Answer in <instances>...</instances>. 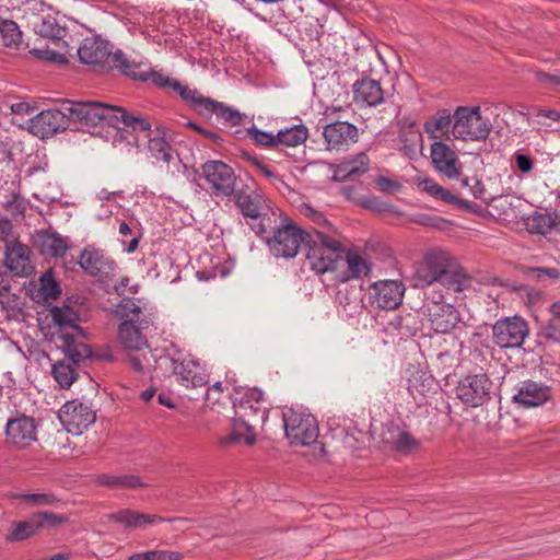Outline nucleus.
<instances>
[{"label":"nucleus","mask_w":560,"mask_h":560,"mask_svg":"<svg viewBox=\"0 0 560 560\" xmlns=\"http://www.w3.org/2000/svg\"><path fill=\"white\" fill-rule=\"evenodd\" d=\"M440 283L447 292L460 293L472 287V278L457 266L456 259L441 248L429 249L416 272L417 287Z\"/></svg>","instance_id":"obj_1"},{"label":"nucleus","mask_w":560,"mask_h":560,"mask_svg":"<svg viewBox=\"0 0 560 560\" xmlns=\"http://www.w3.org/2000/svg\"><path fill=\"white\" fill-rule=\"evenodd\" d=\"M50 316V341L60 349L66 357L78 364L92 355L91 348L83 342L86 334L79 325L80 316L69 305L52 306Z\"/></svg>","instance_id":"obj_2"},{"label":"nucleus","mask_w":560,"mask_h":560,"mask_svg":"<svg viewBox=\"0 0 560 560\" xmlns=\"http://www.w3.org/2000/svg\"><path fill=\"white\" fill-rule=\"evenodd\" d=\"M116 314L121 320L118 327V338L125 351L140 352L148 348V339L143 330L152 325V316L141 305V300L122 298L117 304Z\"/></svg>","instance_id":"obj_3"},{"label":"nucleus","mask_w":560,"mask_h":560,"mask_svg":"<svg viewBox=\"0 0 560 560\" xmlns=\"http://www.w3.org/2000/svg\"><path fill=\"white\" fill-rule=\"evenodd\" d=\"M305 264L317 276L334 272L345 256V245L335 235L319 229L308 232L304 245Z\"/></svg>","instance_id":"obj_4"},{"label":"nucleus","mask_w":560,"mask_h":560,"mask_svg":"<svg viewBox=\"0 0 560 560\" xmlns=\"http://www.w3.org/2000/svg\"><path fill=\"white\" fill-rule=\"evenodd\" d=\"M233 407L235 413L233 419L245 425L244 443L254 445L257 440L256 427L258 424L262 425L268 418V408L265 405L262 390L256 387L236 390Z\"/></svg>","instance_id":"obj_5"},{"label":"nucleus","mask_w":560,"mask_h":560,"mask_svg":"<svg viewBox=\"0 0 560 560\" xmlns=\"http://www.w3.org/2000/svg\"><path fill=\"white\" fill-rule=\"evenodd\" d=\"M63 108L72 120L83 126L107 125L118 127L117 113H119V106L96 101L67 100L63 102Z\"/></svg>","instance_id":"obj_6"},{"label":"nucleus","mask_w":560,"mask_h":560,"mask_svg":"<svg viewBox=\"0 0 560 560\" xmlns=\"http://www.w3.org/2000/svg\"><path fill=\"white\" fill-rule=\"evenodd\" d=\"M452 136L463 141L486 140L492 129L489 118L481 115L478 106H458L454 114Z\"/></svg>","instance_id":"obj_7"},{"label":"nucleus","mask_w":560,"mask_h":560,"mask_svg":"<svg viewBox=\"0 0 560 560\" xmlns=\"http://www.w3.org/2000/svg\"><path fill=\"white\" fill-rule=\"evenodd\" d=\"M283 428L291 445L308 446L318 438L316 418L304 411L288 408L282 411Z\"/></svg>","instance_id":"obj_8"},{"label":"nucleus","mask_w":560,"mask_h":560,"mask_svg":"<svg viewBox=\"0 0 560 560\" xmlns=\"http://www.w3.org/2000/svg\"><path fill=\"white\" fill-rule=\"evenodd\" d=\"M308 232L292 221L283 222L280 226H276L272 235L267 238L268 248L277 258H294L301 246L305 245Z\"/></svg>","instance_id":"obj_9"},{"label":"nucleus","mask_w":560,"mask_h":560,"mask_svg":"<svg viewBox=\"0 0 560 560\" xmlns=\"http://www.w3.org/2000/svg\"><path fill=\"white\" fill-rule=\"evenodd\" d=\"M494 384L486 373H468L455 387L456 397L469 408H478L492 399Z\"/></svg>","instance_id":"obj_10"},{"label":"nucleus","mask_w":560,"mask_h":560,"mask_svg":"<svg viewBox=\"0 0 560 560\" xmlns=\"http://www.w3.org/2000/svg\"><path fill=\"white\" fill-rule=\"evenodd\" d=\"M528 335V324L520 316L500 318L492 326L493 342L502 349L521 348Z\"/></svg>","instance_id":"obj_11"},{"label":"nucleus","mask_w":560,"mask_h":560,"mask_svg":"<svg viewBox=\"0 0 560 560\" xmlns=\"http://www.w3.org/2000/svg\"><path fill=\"white\" fill-rule=\"evenodd\" d=\"M112 55L110 43L100 36L84 38L78 48L79 60L100 72H108Z\"/></svg>","instance_id":"obj_12"},{"label":"nucleus","mask_w":560,"mask_h":560,"mask_svg":"<svg viewBox=\"0 0 560 560\" xmlns=\"http://www.w3.org/2000/svg\"><path fill=\"white\" fill-rule=\"evenodd\" d=\"M79 265L91 277L108 278L115 276L118 265L104 249L86 245L81 252Z\"/></svg>","instance_id":"obj_13"},{"label":"nucleus","mask_w":560,"mask_h":560,"mask_svg":"<svg viewBox=\"0 0 560 560\" xmlns=\"http://www.w3.org/2000/svg\"><path fill=\"white\" fill-rule=\"evenodd\" d=\"M405 285L399 280H380L369 287V303L378 310H395L404 298Z\"/></svg>","instance_id":"obj_14"},{"label":"nucleus","mask_w":560,"mask_h":560,"mask_svg":"<svg viewBox=\"0 0 560 560\" xmlns=\"http://www.w3.org/2000/svg\"><path fill=\"white\" fill-rule=\"evenodd\" d=\"M202 175L215 196L229 197L235 190L236 176L233 168L222 161H208L202 165Z\"/></svg>","instance_id":"obj_15"},{"label":"nucleus","mask_w":560,"mask_h":560,"mask_svg":"<svg viewBox=\"0 0 560 560\" xmlns=\"http://www.w3.org/2000/svg\"><path fill=\"white\" fill-rule=\"evenodd\" d=\"M59 419L69 433L80 435L95 422L96 417L90 405L71 400L61 407Z\"/></svg>","instance_id":"obj_16"},{"label":"nucleus","mask_w":560,"mask_h":560,"mask_svg":"<svg viewBox=\"0 0 560 560\" xmlns=\"http://www.w3.org/2000/svg\"><path fill=\"white\" fill-rule=\"evenodd\" d=\"M197 114L205 117L215 115L218 121L234 127L242 122L243 115L224 103L202 95L198 90L189 105Z\"/></svg>","instance_id":"obj_17"},{"label":"nucleus","mask_w":560,"mask_h":560,"mask_svg":"<svg viewBox=\"0 0 560 560\" xmlns=\"http://www.w3.org/2000/svg\"><path fill=\"white\" fill-rule=\"evenodd\" d=\"M7 441L18 448L30 446L37 441V425L33 417L16 413L5 424Z\"/></svg>","instance_id":"obj_18"},{"label":"nucleus","mask_w":560,"mask_h":560,"mask_svg":"<svg viewBox=\"0 0 560 560\" xmlns=\"http://www.w3.org/2000/svg\"><path fill=\"white\" fill-rule=\"evenodd\" d=\"M430 154L434 170L448 179L460 176L462 163L456 152L443 141H434L430 147Z\"/></svg>","instance_id":"obj_19"},{"label":"nucleus","mask_w":560,"mask_h":560,"mask_svg":"<svg viewBox=\"0 0 560 560\" xmlns=\"http://www.w3.org/2000/svg\"><path fill=\"white\" fill-rule=\"evenodd\" d=\"M68 112L61 109H47L38 113L32 120V129L40 138L52 137L57 132L63 131L69 126Z\"/></svg>","instance_id":"obj_20"},{"label":"nucleus","mask_w":560,"mask_h":560,"mask_svg":"<svg viewBox=\"0 0 560 560\" xmlns=\"http://www.w3.org/2000/svg\"><path fill=\"white\" fill-rule=\"evenodd\" d=\"M551 398V388L540 382L525 380L515 386L513 402L521 407H538Z\"/></svg>","instance_id":"obj_21"},{"label":"nucleus","mask_w":560,"mask_h":560,"mask_svg":"<svg viewBox=\"0 0 560 560\" xmlns=\"http://www.w3.org/2000/svg\"><path fill=\"white\" fill-rule=\"evenodd\" d=\"M323 137L329 150H343L358 140V128L348 121H335L324 127Z\"/></svg>","instance_id":"obj_22"},{"label":"nucleus","mask_w":560,"mask_h":560,"mask_svg":"<svg viewBox=\"0 0 560 560\" xmlns=\"http://www.w3.org/2000/svg\"><path fill=\"white\" fill-rule=\"evenodd\" d=\"M30 248L16 240L5 242V267L18 277H27L32 273Z\"/></svg>","instance_id":"obj_23"},{"label":"nucleus","mask_w":560,"mask_h":560,"mask_svg":"<svg viewBox=\"0 0 560 560\" xmlns=\"http://www.w3.org/2000/svg\"><path fill=\"white\" fill-rule=\"evenodd\" d=\"M381 436L385 444L401 454H410L420 447L419 440L394 422L384 424Z\"/></svg>","instance_id":"obj_24"},{"label":"nucleus","mask_w":560,"mask_h":560,"mask_svg":"<svg viewBox=\"0 0 560 560\" xmlns=\"http://www.w3.org/2000/svg\"><path fill=\"white\" fill-rule=\"evenodd\" d=\"M171 369L177 381L186 387H200L208 383V375L195 360L171 359Z\"/></svg>","instance_id":"obj_25"},{"label":"nucleus","mask_w":560,"mask_h":560,"mask_svg":"<svg viewBox=\"0 0 560 560\" xmlns=\"http://www.w3.org/2000/svg\"><path fill=\"white\" fill-rule=\"evenodd\" d=\"M432 329L439 334L450 332L460 322L458 311L450 303H438L427 307Z\"/></svg>","instance_id":"obj_26"},{"label":"nucleus","mask_w":560,"mask_h":560,"mask_svg":"<svg viewBox=\"0 0 560 560\" xmlns=\"http://www.w3.org/2000/svg\"><path fill=\"white\" fill-rule=\"evenodd\" d=\"M35 244L42 255L52 258L63 257L69 248L68 238L50 230L37 231Z\"/></svg>","instance_id":"obj_27"},{"label":"nucleus","mask_w":560,"mask_h":560,"mask_svg":"<svg viewBox=\"0 0 560 560\" xmlns=\"http://www.w3.org/2000/svg\"><path fill=\"white\" fill-rule=\"evenodd\" d=\"M353 101L363 106H377L384 102V92L378 81L363 78L353 84Z\"/></svg>","instance_id":"obj_28"},{"label":"nucleus","mask_w":560,"mask_h":560,"mask_svg":"<svg viewBox=\"0 0 560 560\" xmlns=\"http://www.w3.org/2000/svg\"><path fill=\"white\" fill-rule=\"evenodd\" d=\"M109 521L119 523L126 528L136 529L158 522H172L174 518H163L159 515L139 513L130 509H122L107 515Z\"/></svg>","instance_id":"obj_29"},{"label":"nucleus","mask_w":560,"mask_h":560,"mask_svg":"<svg viewBox=\"0 0 560 560\" xmlns=\"http://www.w3.org/2000/svg\"><path fill=\"white\" fill-rule=\"evenodd\" d=\"M143 75L145 77V82L150 80L160 89L173 90L189 105L194 96H196L197 89L183 84L162 71L144 70Z\"/></svg>","instance_id":"obj_30"},{"label":"nucleus","mask_w":560,"mask_h":560,"mask_svg":"<svg viewBox=\"0 0 560 560\" xmlns=\"http://www.w3.org/2000/svg\"><path fill=\"white\" fill-rule=\"evenodd\" d=\"M30 24L37 35L51 40H60L66 34V30L57 23L50 10L42 9L40 13L33 15Z\"/></svg>","instance_id":"obj_31"},{"label":"nucleus","mask_w":560,"mask_h":560,"mask_svg":"<svg viewBox=\"0 0 560 560\" xmlns=\"http://www.w3.org/2000/svg\"><path fill=\"white\" fill-rule=\"evenodd\" d=\"M108 66V71L117 70L122 75L145 82V77L143 75L144 70L142 69L144 63L135 58H130L120 49L113 52Z\"/></svg>","instance_id":"obj_32"},{"label":"nucleus","mask_w":560,"mask_h":560,"mask_svg":"<svg viewBox=\"0 0 560 560\" xmlns=\"http://www.w3.org/2000/svg\"><path fill=\"white\" fill-rule=\"evenodd\" d=\"M342 261L347 264V270L342 271L339 276L341 282H347L352 279H360L366 277L371 272V265L361 254L347 249L345 247V256Z\"/></svg>","instance_id":"obj_33"},{"label":"nucleus","mask_w":560,"mask_h":560,"mask_svg":"<svg viewBox=\"0 0 560 560\" xmlns=\"http://www.w3.org/2000/svg\"><path fill=\"white\" fill-rule=\"evenodd\" d=\"M308 138V129L303 124L293 125L278 130L277 150L284 151L285 148H295L303 144Z\"/></svg>","instance_id":"obj_34"},{"label":"nucleus","mask_w":560,"mask_h":560,"mask_svg":"<svg viewBox=\"0 0 560 560\" xmlns=\"http://www.w3.org/2000/svg\"><path fill=\"white\" fill-rule=\"evenodd\" d=\"M454 117L448 109H441L424 122V130L431 139H439L452 131Z\"/></svg>","instance_id":"obj_35"},{"label":"nucleus","mask_w":560,"mask_h":560,"mask_svg":"<svg viewBox=\"0 0 560 560\" xmlns=\"http://www.w3.org/2000/svg\"><path fill=\"white\" fill-rule=\"evenodd\" d=\"M422 191L429 194L436 200H441L452 205H458L460 208H468L469 202L456 197L450 190L445 189L441 185H439L435 180L431 178H424L419 183Z\"/></svg>","instance_id":"obj_36"},{"label":"nucleus","mask_w":560,"mask_h":560,"mask_svg":"<svg viewBox=\"0 0 560 560\" xmlns=\"http://www.w3.org/2000/svg\"><path fill=\"white\" fill-rule=\"evenodd\" d=\"M12 499L24 502L30 508L58 506L61 500L54 492H16Z\"/></svg>","instance_id":"obj_37"},{"label":"nucleus","mask_w":560,"mask_h":560,"mask_svg":"<svg viewBox=\"0 0 560 560\" xmlns=\"http://www.w3.org/2000/svg\"><path fill=\"white\" fill-rule=\"evenodd\" d=\"M38 534L36 522L32 515L27 521L14 522L11 525V530L7 536V541L18 542L26 540Z\"/></svg>","instance_id":"obj_38"},{"label":"nucleus","mask_w":560,"mask_h":560,"mask_svg":"<svg viewBox=\"0 0 560 560\" xmlns=\"http://www.w3.org/2000/svg\"><path fill=\"white\" fill-rule=\"evenodd\" d=\"M96 482L101 486L125 489L138 488L142 486L140 478L135 475H101L97 477Z\"/></svg>","instance_id":"obj_39"},{"label":"nucleus","mask_w":560,"mask_h":560,"mask_svg":"<svg viewBox=\"0 0 560 560\" xmlns=\"http://www.w3.org/2000/svg\"><path fill=\"white\" fill-rule=\"evenodd\" d=\"M236 205L244 217L250 218L256 221L261 215V200L260 197L257 195L238 192L236 195Z\"/></svg>","instance_id":"obj_40"},{"label":"nucleus","mask_w":560,"mask_h":560,"mask_svg":"<svg viewBox=\"0 0 560 560\" xmlns=\"http://www.w3.org/2000/svg\"><path fill=\"white\" fill-rule=\"evenodd\" d=\"M118 118V127L120 128V125L122 127H130L133 131H140V132H147V137L151 136V124L139 116H135L132 114H129L125 108L119 107V113H117Z\"/></svg>","instance_id":"obj_41"},{"label":"nucleus","mask_w":560,"mask_h":560,"mask_svg":"<svg viewBox=\"0 0 560 560\" xmlns=\"http://www.w3.org/2000/svg\"><path fill=\"white\" fill-rule=\"evenodd\" d=\"M38 533L42 529H56L69 522L68 516L49 511H40L33 514Z\"/></svg>","instance_id":"obj_42"},{"label":"nucleus","mask_w":560,"mask_h":560,"mask_svg":"<svg viewBox=\"0 0 560 560\" xmlns=\"http://www.w3.org/2000/svg\"><path fill=\"white\" fill-rule=\"evenodd\" d=\"M148 149L151 155L158 161L168 163L171 161V147L165 140L164 132H159L158 136L149 137Z\"/></svg>","instance_id":"obj_43"},{"label":"nucleus","mask_w":560,"mask_h":560,"mask_svg":"<svg viewBox=\"0 0 560 560\" xmlns=\"http://www.w3.org/2000/svg\"><path fill=\"white\" fill-rule=\"evenodd\" d=\"M0 35L7 47H18L22 42V32L12 20L0 19Z\"/></svg>","instance_id":"obj_44"},{"label":"nucleus","mask_w":560,"mask_h":560,"mask_svg":"<svg viewBox=\"0 0 560 560\" xmlns=\"http://www.w3.org/2000/svg\"><path fill=\"white\" fill-rule=\"evenodd\" d=\"M366 171L368 166L363 162L360 164L357 161L343 162L335 170L332 179L337 182H345L352 179L355 176L365 173Z\"/></svg>","instance_id":"obj_45"},{"label":"nucleus","mask_w":560,"mask_h":560,"mask_svg":"<svg viewBox=\"0 0 560 560\" xmlns=\"http://www.w3.org/2000/svg\"><path fill=\"white\" fill-rule=\"evenodd\" d=\"M246 135L250 140H253L255 145L268 150H277V132H268L253 126L247 129Z\"/></svg>","instance_id":"obj_46"},{"label":"nucleus","mask_w":560,"mask_h":560,"mask_svg":"<svg viewBox=\"0 0 560 560\" xmlns=\"http://www.w3.org/2000/svg\"><path fill=\"white\" fill-rule=\"evenodd\" d=\"M51 373L56 382L63 388L70 387L77 378L75 370L65 362L55 363Z\"/></svg>","instance_id":"obj_47"},{"label":"nucleus","mask_w":560,"mask_h":560,"mask_svg":"<svg viewBox=\"0 0 560 560\" xmlns=\"http://www.w3.org/2000/svg\"><path fill=\"white\" fill-rule=\"evenodd\" d=\"M246 434L245 425L235 420L232 419L231 423V432L224 435H221L218 439V443L221 446H231L240 443L241 441H244V435Z\"/></svg>","instance_id":"obj_48"},{"label":"nucleus","mask_w":560,"mask_h":560,"mask_svg":"<svg viewBox=\"0 0 560 560\" xmlns=\"http://www.w3.org/2000/svg\"><path fill=\"white\" fill-rule=\"evenodd\" d=\"M182 553L170 550H149L140 553H135L126 560H180Z\"/></svg>","instance_id":"obj_49"},{"label":"nucleus","mask_w":560,"mask_h":560,"mask_svg":"<svg viewBox=\"0 0 560 560\" xmlns=\"http://www.w3.org/2000/svg\"><path fill=\"white\" fill-rule=\"evenodd\" d=\"M39 287L40 293L45 299H57L61 293L60 285L51 271H47L40 277Z\"/></svg>","instance_id":"obj_50"},{"label":"nucleus","mask_w":560,"mask_h":560,"mask_svg":"<svg viewBox=\"0 0 560 560\" xmlns=\"http://www.w3.org/2000/svg\"><path fill=\"white\" fill-rule=\"evenodd\" d=\"M539 335L547 341L560 342V320H548L546 324L541 326Z\"/></svg>","instance_id":"obj_51"},{"label":"nucleus","mask_w":560,"mask_h":560,"mask_svg":"<svg viewBox=\"0 0 560 560\" xmlns=\"http://www.w3.org/2000/svg\"><path fill=\"white\" fill-rule=\"evenodd\" d=\"M301 213L308 218L313 223H315L319 228L330 226L329 221L320 211L313 208L311 205L303 203L300 207Z\"/></svg>","instance_id":"obj_52"},{"label":"nucleus","mask_w":560,"mask_h":560,"mask_svg":"<svg viewBox=\"0 0 560 560\" xmlns=\"http://www.w3.org/2000/svg\"><path fill=\"white\" fill-rule=\"evenodd\" d=\"M249 161H250L252 165L255 166L256 170L262 176L270 179V182L275 180V182H278L279 184H282V177L280 175L276 174L269 166H267L266 164H264L256 158H250Z\"/></svg>","instance_id":"obj_53"},{"label":"nucleus","mask_w":560,"mask_h":560,"mask_svg":"<svg viewBox=\"0 0 560 560\" xmlns=\"http://www.w3.org/2000/svg\"><path fill=\"white\" fill-rule=\"evenodd\" d=\"M470 194L474 198L481 199V200L486 201L487 203L491 202L494 199L493 197L487 196V190H486L483 184L477 177H472Z\"/></svg>","instance_id":"obj_54"},{"label":"nucleus","mask_w":560,"mask_h":560,"mask_svg":"<svg viewBox=\"0 0 560 560\" xmlns=\"http://www.w3.org/2000/svg\"><path fill=\"white\" fill-rule=\"evenodd\" d=\"M412 318L411 314H407L406 316H395L389 322V326L398 330L401 335H406L410 332L409 320Z\"/></svg>","instance_id":"obj_55"},{"label":"nucleus","mask_w":560,"mask_h":560,"mask_svg":"<svg viewBox=\"0 0 560 560\" xmlns=\"http://www.w3.org/2000/svg\"><path fill=\"white\" fill-rule=\"evenodd\" d=\"M514 160L516 167L523 174L529 173L534 167V160L529 155L517 152L514 154Z\"/></svg>","instance_id":"obj_56"},{"label":"nucleus","mask_w":560,"mask_h":560,"mask_svg":"<svg viewBox=\"0 0 560 560\" xmlns=\"http://www.w3.org/2000/svg\"><path fill=\"white\" fill-rule=\"evenodd\" d=\"M186 125L189 128H192L194 130L199 132L200 135L205 136L206 138L210 139L214 143H220L222 141L220 135H218V133H215L213 131H210V130H206V129L201 128L200 126L196 125L192 121H188Z\"/></svg>","instance_id":"obj_57"},{"label":"nucleus","mask_w":560,"mask_h":560,"mask_svg":"<svg viewBox=\"0 0 560 560\" xmlns=\"http://www.w3.org/2000/svg\"><path fill=\"white\" fill-rule=\"evenodd\" d=\"M127 355L126 359L129 362L130 366L136 372H142L143 371V362H142V355L141 354H135V351H126Z\"/></svg>","instance_id":"obj_58"},{"label":"nucleus","mask_w":560,"mask_h":560,"mask_svg":"<svg viewBox=\"0 0 560 560\" xmlns=\"http://www.w3.org/2000/svg\"><path fill=\"white\" fill-rule=\"evenodd\" d=\"M537 279L541 280L546 277L551 279H558L560 273L556 268L538 267L534 269Z\"/></svg>","instance_id":"obj_59"},{"label":"nucleus","mask_w":560,"mask_h":560,"mask_svg":"<svg viewBox=\"0 0 560 560\" xmlns=\"http://www.w3.org/2000/svg\"><path fill=\"white\" fill-rule=\"evenodd\" d=\"M39 56L47 61H52V62H57V63H66L67 62V58L62 54H59V52H56L52 50L40 51Z\"/></svg>","instance_id":"obj_60"},{"label":"nucleus","mask_w":560,"mask_h":560,"mask_svg":"<svg viewBox=\"0 0 560 560\" xmlns=\"http://www.w3.org/2000/svg\"><path fill=\"white\" fill-rule=\"evenodd\" d=\"M376 186L382 191H392L398 188V184L396 182L383 176L376 179Z\"/></svg>","instance_id":"obj_61"},{"label":"nucleus","mask_w":560,"mask_h":560,"mask_svg":"<svg viewBox=\"0 0 560 560\" xmlns=\"http://www.w3.org/2000/svg\"><path fill=\"white\" fill-rule=\"evenodd\" d=\"M222 383L217 382L210 388H208L206 394V399L209 401H218L219 395L222 393Z\"/></svg>","instance_id":"obj_62"},{"label":"nucleus","mask_w":560,"mask_h":560,"mask_svg":"<svg viewBox=\"0 0 560 560\" xmlns=\"http://www.w3.org/2000/svg\"><path fill=\"white\" fill-rule=\"evenodd\" d=\"M425 301H427V303L424 305L425 308L432 304L446 303L444 301V295L439 292H434V291L425 293Z\"/></svg>","instance_id":"obj_63"},{"label":"nucleus","mask_w":560,"mask_h":560,"mask_svg":"<svg viewBox=\"0 0 560 560\" xmlns=\"http://www.w3.org/2000/svg\"><path fill=\"white\" fill-rule=\"evenodd\" d=\"M537 116L549 118L553 121H560V110L557 109H542L537 110Z\"/></svg>","instance_id":"obj_64"}]
</instances>
